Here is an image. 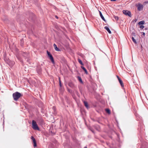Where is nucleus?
<instances>
[{"label":"nucleus","mask_w":148,"mask_h":148,"mask_svg":"<svg viewBox=\"0 0 148 148\" xmlns=\"http://www.w3.org/2000/svg\"><path fill=\"white\" fill-rule=\"evenodd\" d=\"M23 95L20 93L16 92L14 93L12 96L14 99L16 101H17Z\"/></svg>","instance_id":"f257e3e1"},{"label":"nucleus","mask_w":148,"mask_h":148,"mask_svg":"<svg viewBox=\"0 0 148 148\" xmlns=\"http://www.w3.org/2000/svg\"><path fill=\"white\" fill-rule=\"evenodd\" d=\"M32 128L35 130H39V129L38 126L36 122L34 120L32 121Z\"/></svg>","instance_id":"f03ea898"},{"label":"nucleus","mask_w":148,"mask_h":148,"mask_svg":"<svg viewBox=\"0 0 148 148\" xmlns=\"http://www.w3.org/2000/svg\"><path fill=\"white\" fill-rule=\"evenodd\" d=\"M123 13L126 15H128L130 17H131V14L130 12L129 11L127 10H123Z\"/></svg>","instance_id":"7ed1b4c3"},{"label":"nucleus","mask_w":148,"mask_h":148,"mask_svg":"<svg viewBox=\"0 0 148 148\" xmlns=\"http://www.w3.org/2000/svg\"><path fill=\"white\" fill-rule=\"evenodd\" d=\"M47 54H48V56L49 57L50 59L51 60L52 62L54 64V62L53 59V58L52 56V55L51 54L50 52L48 51H47Z\"/></svg>","instance_id":"20e7f679"},{"label":"nucleus","mask_w":148,"mask_h":148,"mask_svg":"<svg viewBox=\"0 0 148 148\" xmlns=\"http://www.w3.org/2000/svg\"><path fill=\"white\" fill-rule=\"evenodd\" d=\"M137 7L138 10V11L142 10L143 8V6L141 4L139 3L136 6Z\"/></svg>","instance_id":"39448f33"},{"label":"nucleus","mask_w":148,"mask_h":148,"mask_svg":"<svg viewBox=\"0 0 148 148\" xmlns=\"http://www.w3.org/2000/svg\"><path fill=\"white\" fill-rule=\"evenodd\" d=\"M31 139L33 140V143H34V147H36L37 146L36 141L35 138L33 137H31Z\"/></svg>","instance_id":"423d86ee"},{"label":"nucleus","mask_w":148,"mask_h":148,"mask_svg":"<svg viewBox=\"0 0 148 148\" xmlns=\"http://www.w3.org/2000/svg\"><path fill=\"white\" fill-rule=\"evenodd\" d=\"M104 28L108 32L109 34H111V32L108 27L106 26L104 27Z\"/></svg>","instance_id":"0eeeda50"},{"label":"nucleus","mask_w":148,"mask_h":148,"mask_svg":"<svg viewBox=\"0 0 148 148\" xmlns=\"http://www.w3.org/2000/svg\"><path fill=\"white\" fill-rule=\"evenodd\" d=\"M68 85L72 88H73L74 87V85L73 84L72 82H70L68 84Z\"/></svg>","instance_id":"6e6552de"},{"label":"nucleus","mask_w":148,"mask_h":148,"mask_svg":"<svg viewBox=\"0 0 148 148\" xmlns=\"http://www.w3.org/2000/svg\"><path fill=\"white\" fill-rule=\"evenodd\" d=\"M53 46H54V47L55 49V50L56 51H60V50L57 47V45L55 44H53Z\"/></svg>","instance_id":"1a4fd4ad"},{"label":"nucleus","mask_w":148,"mask_h":148,"mask_svg":"<svg viewBox=\"0 0 148 148\" xmlns=\"http://www.w3.org/2000/svg\"><path fill=\"white\" fill-rule=\"evenodd\" d=\"M105 111L108 114H110L111 113V112L110 110L108 108H106L105 109Z\"/></svg>","instance_id":"9d476101"},{"label":"nucleus","mask_w":148,"mask_h":148,"mask_svg":"<svg viewBox=\"0 0 148 148\" xmlns=\"http://www.w3.org/2000/svg\"><path fill=\"white\" fill-rule=\"evenodd\" d=\"M119 81L122 87H124V85L123 84V82L122 81V80H121V79H120L119 80Z\"/></svg>","instance_id":"9b49d317"},{"label":"nucleus","mask_w":148,"mask_h":148,"mask_svg":"<svg viewBox=\"0 0 148 148\" xmlns=\"http://www.w3.org/2000/svg\"><path fill=\"white\" fill-rule=\"evenodd\" d=\"M145 23V21H141L139 22L138 23V24L139 25H143Z\"/></svg>","instance_id":"f8f14e48"},{"label":"nucleus","mask_w":148,"mask_h":148,"mask_svg":"<svg viewBox=\"0 0 148 148\" xmlns=\"http://www.w3.org/2000/svg\"><path fill=\"white\" fill-rule=\"evenodd\" d=\"M84 105L87 108H88V103H87V102L86 101H84Z\"/></svg>","instance_id":"ddd939ff"},{"label":"nucleus","mask_w":148,"mask_h":148,"mask_svg":"<svg viewBox=\"0 0 148 148\" xmlns=\"http://www.w3.org/2000/svg\"><path fill=\"white\" fill-rule=\"evenodd\" d=\"M81 68L84 71L85 73L87 74H88V72L86 69L83 66H82Z\"/></svg>","instance_id":"4468645a"},{"label":"nucleus","mask_w":148,"mask_h":148,"mask_svg":"<svg viewBox=\"0 0 148 148\" xmlns=\"http://www.w3.org/2000/svg\"><path fill=\"white\" fill-rule=\"evenodd\" d=\"M78 61L79 63L82 65H83V64L82 60L79 59H78Z\"/></svg>","instance_id":"2eb2a0df"},{"label":"nucleus","mask_w":148,"mask_h":148,"mask_svg":"<svg viewBox=\"0 0 148 148\" xmlns=\"http://www.w3.org/2000/svg\"><path fill=\"white\" fill-rule=\"evenodd\" d=\"M132 40L133 41V42L135 43L136 44L137 43V42H136V41L134 39V38L133 37H132Z\"/></svg>","instance_id":"dca6fc26"},{"label":"nucleus","mask_w":148,"mask_h":148,"mask_svg":"<svg viewBox=\"0 0 148 148\" xmlns=\"http://www.w3.org/2000/svg\"><path fill=\"white\" fill-rule=\"evenodd\" d=\"M107 72L105 70H104L103 71L104 76L106 77L107 75Z\"/></svg>","instance_id":"f3484780"},{"label":"nucleus","mask_w":148,"mask_h":148,"mask_svg":"<svg viewBox=\"0 0 148 148\" xmlns=\"http://www.w3.org/2000/svg\"><path fill=\"white\" fill-rule=\"evenodd\" d=\"M78 80H79V82H80L81 83H82V79L80 77H78Z\"/></svg>","instance_id":"a211bd4d"},{"label":"nucleus","mask_w":148,"mask_h":148,"mask_svg":"<svg viewBox=\"0 0 148 148\" xmlns=\"http://www.w3.org/2000/svg\"><path fill=\"white\" fill-rule=\"evenodd\" d=\"M114 17L115 18V19L116 21H117L119 19V18L118 16H114Z\"/></svg>","instance_id":"6ab92c4d"},{"label":"nucleus","mask_w":148,"mask_h":148,"mask_svg":"<svg viewBox=\"0 0 148 148\" xmlns=\"http://www.w3.org/2000/svg\"><path fill=\"white\" fill-rule=\"evenodd\" d=\"M132 35L133 36H134V37L136 36L134 32H132Z\"/></svg>","instance_id":"aec40b11"},{"label":"nucleus","mask_w":148,"mask_h":148,"mask_svg":"<svg viewBox=\"0 0 148 148\" xmlns=\"http://www.w3.org/2000/svg\"><path fill=\"white\" fill-rule=\"evenodd\" d=\"M147 3H148V1H145L143 3V4L144 5H145Z\"/></svg>","instance_id":"412c9836"},{"label":"nucleus","mask_w":148,"mask_h":148,"mask_svg":"<svg viewBox=\"0 0 148 148\" xmlns=\"http://www.w3.org/2000/svg\"><path fill=\"white\" fill-rule=\"evenodd\" d=\"M140 28L142 29H143V28H144V26L143 25H141L140 26Z\"/></svg>","instance_id":"4be33fe9"},{"label":"nucleus","mask_w":148,"mask_h":148,"mask_svg":"<svg viewBox=\"0 0 148 148\" xmlns=\"http://www.w3.org/2000/svg\"><path fill=\"white\" fill-rule=\"evenodd\" d=\"M102 20H103L104 21H105L106 22V21L104 18V17L102 15Z\"/></svg>","instance_id":"5701e85b"},{"label":"nucleus","mask_w":148,"mask_h":148,"mask_svg":"<svg viewBox=\"0 0 148 148\" xmlns=\"http://www.w3.org/2000/svg\"><path fill=\"white\" fill-rule=\"evenodd\" d=\"M99 12L100 16L101 17V18H102V13L100 11H99Z\"/></svg>","instance_id":"b1692460"},{"label":"nucleus","mask_w":148,"mask_h":148,"mask_svg":"<svg viewBox=\"0 0 148 148\" xmlns=\"http://www.w3.org/2000/svg\"><path fill=\"white\" fill-rule=\"evenodd\" d=\"M143 34H142V36H143L144 37H145V33L144 32H142V33Z\"/></svg>","instance_id":"393cba45"},{"label":"nucleus","mask_w":148,"mask_h":148,"mask_svg":"<svg viewBox=\"0 0 148 148\" xmlns=\"http://www.w3.org/2000/svg\"><path fill=\"white\" fill-rule=\"evenodd\" d=\"M59 85L60 87H61L62 86L61 83V81L60 80H59Z\"/></svg>","instance_id":"a878e982"},{"label":"nucleus","mask_w":148,"mask_h":148,"mask_svg":"<svg viewBox=\"0 0 148 148\" xmlns=\"http://www.w3.org/2000/svg\"><path fill=\"white\" fill-rule=\"evenodd\" d=\"M116 77L118 79V80L121 79L120 78L118 75H116Z\"/></svg>","instance_id":"bb28decb"},{"label":"nucleus","mask_w":148,"mask_h":148,"mask_svg":"<svg viewBox=\"0 0 148 148\" xmlns=\"http://www.w3.org/2000/svg\"><path fill=\"white\" fill-rule=\"evenodd\" d=\"M137 21V19H135L134 21V22H136Z\"/></svg>","instance_id":"cd10ccee"},{"label":"nucleus","mask_w":148,"mask_h":148,"mask_svg":"<svg viewBox=\"0 0 148 148\" xmlns=\"http://www.w3.org/2000/svg\"><path fill=\"white\" fill-rule=\"evenodd\" d=\"M112 1H115L116 0H110Z\"/></svg>","instance_id":"c85d7f7f"},{"label":"nucleus","mask_w":148,"mask_h":148,"mask_svg":"<svg viewBox=\"0 0 148 148\" xmlns=\"http://www.w3.org/2000/svg\"><path fill=\"white\" fill-rule=\"evenodd\" d=\"M55 17H56L57 18H58V16H55Z\"/></svg>","instance_id":"c756f323"},{"label":"nucleus","mask_w":148,"mask_h":148,"mask_svg":"<svg viewBox=\"0 0 148 148\" xmlns=\"http://www.w3.org/2000/svg\"><path fill=\"white\" fill-rule=\"evenodd\" d=\"M145 29V30H147V28H146Z\"/></svg>","instance_id":"7c9ffc66"},{"label":"nucleus","mask_w":148,"mask_h":148,"mask_svg":"<svg viewBox=\"0 0 148 148\" xmlns=\"http://www.w3.org/2000/svg\"><path fill=\"white\" fill-rule=\"evenodd\" d=\"M84 148H87V147H84Z\"/></svg>","instance_id":"2f4dec72"}]
</instances>
